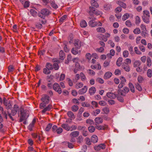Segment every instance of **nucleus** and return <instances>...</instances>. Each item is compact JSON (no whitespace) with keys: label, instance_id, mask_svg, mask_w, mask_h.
Returning <instances> with one entry per match:
<instances>
[{"label":"nucleus","instance_id":"20","mask_svg":"<svg viewBox=\"0 0 152 152\" xmlns=\"http://www.w3.org/2000/svg\"><path fill=\"white\" fill-rule=\"evenodd\" d=\"M52 108V106L50 104H49L47 107L42 111V113H44L47 111L50 110Z\"/></svg>","mask_w":152,"mask_h":152},{"label":"nucleus","instance_id":"44","mask_svg":"<svg viewBox=\"0 0 152 152\" xmlns=\"http://www.w3.org/2000/svg\"><path fill=\"white\" fill-rule=\"evenodd\" d=\"M118 4L121 6L123 7L124 8H125L126 7V4L123 3L121 1H118Z\"/></svg>","mask_w":152,"mask_h":152},{"label":"nucleus","instance_id":"64","mask_svg":"<svg viewBox=\"0 0 152 152\" xmlns=\"http://www.w3.org/2000/svg\"><path fill=\"white\" fill-rule=\"evenodd\" d=\"M125 24L126 26L129 27H130L132 25V23L129 20H127L125 22Z\"/></svg>","mask_w":152,"mask_h":152},{"label":"nucleus","instance_id":"52","mask_svg":"<svg viewBox=\"0 0 152 152\" xmlns=\"http://www.w3.org/2000/svg\"><path fill=\"white\" fill-rule=\"evenodd\" d=\"M99 104L102 106H104L107 104L106 102L104 100L99 101Z\"/></svg>","mask_w":152,"mask_h":152},{"label":"nucleus","instance_id":"60","mask_svg":"<svg viewBox=\"0 0 152 152\" xmlns=\"http://www.w3.org/2000/svg\"><path fill=\"white\" fill-rule=\"evenodd\" d=\"M91 104L93 107L95 108H97L98 107V103L95 101H92L91 102Z\"/></svg>","mask_w":152,"mask_h":152},{"label":"nucleus","instance_id":"27","mask_svg":"<svg viewBox=\"0 0 152 152\" xmlns=\"http://www.w3.org/2000/svg\"><path fill=\"white\" fill-rule=\"evenodd\" d=\"M129 88L131 91L132 93H134L135 89L134 85L132 83L130 82L129 83Z\"/></svg>","mask_w":152,"mask_h":152},{"label":"nucleus","instance_id":"16","mask_svg":"<svg viewBox=\"0 0 152 152\" xmlns=\"http://www.w3.org/2000/svg\"><path fill=\"white\" fill-rule=\"evenodd\" d=\"M87 90V88L86 86H85L83 88L79 90L78 91V94H82L86 92Z\"/></svg>","mask_w":152,"mask_h":152},{"label":"nucleus","instance_id":"1","mask_svg":"<svg viewBox=\"0 0 152 152\" xmlns=\"http://www.w3.org/2000/svg\"><path fill=\"white\" fill-rule=\"evenodd\" d=\"M51 13L50 10L47 8H44L41 10L37 14L39 17L44 19L46 16H48Z\"/></svg>","mask_w":152,"mask_h":152},{"label":"nucleus","instance_id":"62","mask_svg":"<svg viewBox=\"0 0 152 152\" xmlns=\"http://www.w3.org/2000/svg\"><path fill=\"white\" fill-rule=\"evenodd\" d=\"M67 17V15H64L61 18L59 19V22L62 23L64 20H65Z\"/></svg>","mask_w":152,"mask_h":152},{"label":"nucleus","instance_id":"37","mask_svg":"<svg viewBox=\"0 0 152 152\" xmlns=\"http://www.w3.org/2000/svg\"><path fill=\"white\" fill-rule=\"evenodd\" d=\"M133 32L134 34H137L140 33L141 31L139 28H137L134 29Z\"/></svg>","mask_w":152,"mask_h":152},{"label":"nucleus","instance_id":"39","mask_svg":"<svg viewBox=\"0 0 152 152\" xmlns=\"http://www.w3.org/2000/svg\"><path fill=\"white\" fill-rule=\"evenodd\" d=\"M71 109L73 111L76 112L78 110L79 107L77 105H74L72 107Z\"/></svg>","mask_w":152,"mask_h":152},{"label":"nucleus","instance_id":"17","mask_svg":"<svg viewBox=\"0 0 152 152\" xmlns=\"http://www.w3.org/2000/svg\"><path fill=\"white\" fill-rule=\"evenodd\" d=\"M112 74L110 72H107L105 73L104 76V78L105 79H107L110 78L112 76Z\"/></svg>","mask_w":152,"mask_h":152},{"label":"nucleus","instance_id":"48","mask_svg":"<svg viewBox=\"0 0 152 152\" xmlns=\"http://www.w3.org/2000/svg\"><path fill=\"white\" fill-rule=\"evenodd\" d=\"M147 74L148 77H151L152 76V70L151 69H148L147 71Z\"/></svg>","mask_w":152,"mask_h":152},{"label":"nucleus","instance_id":"22","mask_svg":"<svg viewBox=\"0 0 152 152\" xmlns=\"http://www.w3.org/2000/svg\"><path fill=\"white\" fill-rule=\"evenodd\" d=\"M77 142L78 144H80L83 141V138L81 135L79 136L76 138Z\"/></svg>","mask_w":152,"mask_h":152},{"label":"nucleus","instance_id":"43","mask_svg":"<svg viewBox=\"0 0 152 152\" xmlns=\"http://www.w3.org/2000/svg\"><path fill=\"white\" fill-rule=\"evenodd\" d=\"M104 9L105 10H109L111 7V5L109 4H105L104 6Z\"/></svg>","mask_w":152,"mask_h":152},{"label":"nucleus","instance_id":"53","mask_svg":"<svg viewBox=\"0 0 152 152\" xmlns=\"http://www.w3.org/2000/svg\"><path fill=\"white\" fill-rule=\"evenodd\" d=\"M80 76L81 77V78L82 81H83L86 80V76L83 72L80 73Z\"/></svg>","mask_w":152,"mask_h":152},{"label":"nucleus","instance_id":"28","mask_svg":"<svg viewBox=\"0 0 152 152\" xmlns=\"http://www.w3.org/2000/svg\"><path fill=\"white\" fill-rule=\"evenodd\" d=\"M60 59L62 60H64L65 57V56L64 52L63 51L61 50L60 51L59 53Z\"/></svg>","mask_w":152,"mask_h":152},{"label":"nucleus","instance_id":"61","mask_svg":"<svg viewBox=\"0 0 152 152\" xmlns=\"http://www.w3.org/2000/svg\"><path fill=\"white\" fill-rule=\"evenodd\" d=\"M51 6L55 9H57L58 8V6L54 2L52 1L51 2Z\"/></svg>","mask_w":152,"mask_h":152},{"label":"nucleus","instance_id":"29","mask_svg":"<svg viewBox=\"0 0 152 152\" xmlns=\"http://www.w3.org/2000/svg\"><path fill=\"white\" fill-rule=\"evenodd\" d=\"M96 31L98 32L101 33H104L105 32V29L102 27H98L97 28Z\"/></svg>","mask_w":152,"mask_h":152},{"label":"nucleus","instance_id":"5","mask_svg":"<svg viewBox=\"0 0 152 152\" xmlns=\"http://www.w3.org/2000/svg\"><path fill=\"white\" fill-rule=\"evenodd\" d=\"M129 91V88L127 87L124 88L123 90H119L118 91V93L123 96H126V94Z\"/></svg>","mask_w":152,"mask_h":152},{"label":"nucleus","instance_id":"21","mask_svg":"<svg viewBox=\"0 0 152 152\" xmlns=\"http://www.w3.org/2000/svg\"><path fill=\"white\" fill-rule=\"evenodd\" d=\"M96 89L94 87H92L90 88L89 90V93L90 95L94 94L96 92Z\"/></svg>","mask_w":152,"mask_h":152},{"label":"nucleus","instance_id":"50","mask_svg":"<svg viewBox=\"0 0 152 152\" xmlns=\"http://www.w3.org/2000/svg\"><path fill=\"white\" fill-rule=\"evenodd\" d=\"M15 111L17 112H19V110L20 111V108L19 106L17 104H15L14 106V109Z\"/></svg>","mask_w":152,"mask_h":152},{"label":"nucleus","instance_id":"19","mask_svg":"<svg viewBox=\"0 0 152 152\" xmlns=\"http://www.w3.org/2000/svg\"><path fill=\"white\" fill-rule=\"evenodd\" d=\"M115 53V50L113 49H111L110 51V53L107 54V56L108 58H112V56L114 55Z\"/></svg>","mask_w":152,"mask_h":152},{"label":"nucleus","instance_id":"25","mask_svg":"<svg viewBox=\"0 0 152 152\" xmlns=\"http://www.w3.org/2000/svg\"><path fill=\"white\" fill-rule=\"evenodd\" d=\"M67 114L68 117L71 118V120L74 119L75 118V116L74 113L71 111H68Z\"/></svg>","mask_w":152,"mask_h":152},{"label":"nucleus","instance_id":"31","mask_svg":"<svg viewBox=\"0 0 152 152\" xmlns=\"http://www.w3.org/2000/svg\"><path fill=\"white\" fill-rule=\"evenodd\" d=\"M99 37L100 39L103 40L104 42H106L107 40V39L106 38L105 36L102 34H101Z\"/></svg>","mask_w":152,"mask_h":152},{"label":"nucleus","instance_id":"42","mask_svg":"<svg viewBox=\"0 0 152 152\" xmlns=\"http://www.w3.org/2000/svg\"><path fill=\"white\" fill-rule=\"evenodd\" d=\"M129 17V15L128 13L124 14L123 16L122 19L124 21L127 19Z\"/></svg>","mask_w":152,"mask_h":152},{"label":"nucleus","instance_id":"26","mask_svg":"<svg viewBox=\"0 0 152 152\" xmlns=\"http://www.w3.org/2000/svg\"><path fill=\"white\" fill-rule=\"evenodd\" d=\"M91 4L92 6L95 7L97 8L99 7V5L96 1L94 0H91Z\"/></svg>","mask_w":152,"mask_h":152},{"label":"nucleus","instance_id":"15","mask_svg":"<svg viewBox=\"0 0 152 152\" xmlns=\"http://www.w3.org/2000/svg\"><path fill=\"white\" fill-rule=\"evenodd\" d=\"M80 132L79 131H76L71 132L69 134L70 137H76L79 135Z\"/></svg>","mask_w":152,"mask_h":152},{"label":"nucleus","instance_id":"2","mask_svg":"<svg viewBox=\"0 0 152 152\" xmlns=\"http://www.w3.org/2000/svg\"><path fill=\"white\" fill-rule=\"evenodd\" d=\"M20 116L19 120L20 122L26 120L29 116L28 112L26 110H24L22 107L20 108Z\"/></svg>","mask_w":152,"mask_h":152},{"label":"nucleus","instance_id":"46","mask_svg":"<svg viewBox=\"0 0 152 152\" xmlns=\"http://www.w3.org/2000/svg\"><path fill=\"white\" fill-rule=\"evenodd\" d=\"M86 123L87 124L89 125H92L94 124V121L91 119H88L86 121Z\"/></svg>","mask_w":152,"mask_h":152},{"label":"nucleus","instance_id":"35","mask_svg":"<svg viewBox=\"0 0 152 152\" xmlns=\"http://www.w3.org/2000/svg\"><path fill=\"white\" fill-rule=\"evenodd\" d=\"M30 12L31 15L34 17L37 16V12L34 9H31L30 10Z\"/></svg>","mask_w":152,"mask_h":152},{"label":"nucleus","instance_id":"4","mask_svg":"<svg viewBox=\"0 0 152 152\" xmlns=\"http://www.w3.org/2000/svg\"><path fill=\"white\" fill-rule=\"evenodd\" d=\"M143 14L142 18L143 21L146 23H148L149 22L150 13L149 11L146 10L143 12Z\"/></svg>","mask_w":152,"mask_h":152},{"label":"nucleus","instance_id":"14","mask_svg":"<svg viewBox=\"0 0 152 152\" xmlns=\"http://www.w3.org/2000/svg\"><path fill=\"white\" fill-rule=\"evenodd\" d=\"M79 49L76 48H73L71 50V52L74 55H76L78 54H80L81 52L80 50H78Z\"/></svg>","mask_w":152,"mask_h":152},{"label":"nucleus","instance_id":"40","mask_svg":"<svg viewBox=\"0 0 152 152\" xmlns=\"http://www.w3.org/2000/svg\"><path fill=\"white\" fill-rule=\"evenodd\" d=\"M88 130L89 132L91 133L94 132L95 129V128L93 126H90L88 127Z\"/></svg>","mask_w":152,"mask_h":152},{"label":"nucleus","instance_id":"18","mask_svg":"<svg viewBox=\"0 0 152 152\" xmlns=\"http://www.w3.org/2000/svg\"><path fill=\"white\" fill-rule=\"evenodd\" d=\"M96 124H102L103 122V119L99 117L96 118L94 120Z\"/></svg>","mask_w":152,"mask_h":152},{"label":"nucleus","instance_id":"23","mask_svg":"<svg viewBox=\"0 0 152 152\" xmlns=\"http://www.w3.org/2000/svg\"><path fill=\"white\" fill-rule=\"evenodd\" d=\"M61 126L63 128L67 131H69L70 130V127L67 124H64L61 125Z\"/></svg>","mask_w":152,"mask_h":152},{"label":"nucleus","instance_id":"55","mask_svg":"<svg viewBox=\"0 0 152 152\" xmlns=\"http://www.w3.org/2000/svg\"><path fill=\"white\" fill-rule=\"evenodd\" d=\"M87 72L90 75H94L95 74V72L93 70L91 69L88 70Z\"/></svg>","mask_w":152,"mask_h":152},{"label":"nucleus","instance_id":"49","mask_svg":"<svg viewBox=\"0 0 152 152\" xmlns=\"http://www.w3.org/2000/svg\"><path fill=\"white\" fill-rule=\"evenodd\" d=\"M66 80L68 82V84L70 86H73V83L72 82L70 78H67Z\"/></svg>","mask_w":152,"mask_h":152},{"label":"nucleus","instance_id":"36","mask_svg":"<svg viewBox=\"0 0 152 152\" xmlns=\"http://www.w3.org/2000/svg\"><path fill=\"white\" fill-rule=\"evenodd\" d=\"M141 62L139 61H135L133 64V66L134 67H136L139 66L141 64Z\"/></svg>","mask_w":152,"mask_h":152},{"label":"nucleus","instance_id":"13","mask_svg":"<svg viewBox=\"0 0 152 152\" xmlns=\"http://www.w3.org/2000/svg\"><path fill=\"white\" fill-rule=\"evenodd\" d=\"M74 45L75 47V48L78 49H79L81 46L80 41L78 39L75 40L74 43Z\"/></svg>","mask_w":152,"mask_h":152},{"label":"nucleus","instance_id":"32","mask_svg":"<svg viewBox=\"0 0 152 152\" xmlns=\"http://www.w3.org/2000/svg\"><path fill=\"white\" fill-rule=\"evenodd\" d=\"M45 67L50 70H51L53 69V67L52 65L49 63H46Z\"/></svg>","mask_w":152,"mask_h":152},{"label":"nucleus","instance_id":"6","mask_svg":"<svg viewBox=\"0 0 152 152\" xmlns=\"http://www.w3.org/2000/svg\"><path fill=\"white\" fill-rule=\"evenodd\" d=\"M53 87L54 90L57 92L59 94L61 93V89L58 83H54L53 86Z\"/></svg>","mask_w":152,"mask_h":152},{"label":"nucleus","instance_id":"51","mask_svg":"<svg viewBox=\"0 0 152 152\" xmlns=\"http://www.w3.org/2000/svg\"><path fill=\"white\" fill-rule=\"evenodd\" d=\"M110 62V61L106 60L103 64V66L104 67H106L109 66Z\"/></svg>","mask_w":152,"mask_h":152},{"label":"nucleus","instance_id":"38","mask_svg":"<svg viewBox=\"0 0 152 152\" xmlns=\"http://www.w3.org/2000/svg\"><path fill=\"white\" fill-rule=\"evenodd\" d=\"M83 84L82 83H76L75 85V88L77 89H79L82 87Z\"/></svg>","mask_w":152,"mask_h":152},{"label":"nucleus","instance_id":"33","mask_svg":"<svg viewBox=\"0 0 152 152\" xmlns=\"http://www.w3.org/2000/svg\"><path fill=\"white\" fill-rule=\"evenodd\" d=\"M135 87L136 89L139 91H141L142 90V88L140 85L137 83L135 84Z\"/></svg>","mask_w":152,"mask_h":152},{"label":"nucleus","instance_id":"58","mask_svg":"<svg viewBox=\"0 0 152 152\" xmlns=\"http://www.w3.org/2000/svg\"><path fill=\"white\" fill-rule=\"evenodd\" d=\"M3 125L1 122H0V131L2 133L5 132V130L4 128H3Z\"/></svg>","mask_w":152,"mask_h":152},{"label":"nucleus","instance_id":"59","mask_svg":"<svg viewBox=\"0 0 152 152\" xmlns=\"http://www.w3.org/2000/svg\"><path fill=\"white\" fill-rule=\"evenodd\" d=\"M100 112V110L99 109H96L93 111V114L94 115H96L99 113Z\"/></svg>","mask_w":152,"mask_h":152},{"label":"nucleus","instance_id":"12","mask_svg":"<svg viewBox=\"0 0 152 152\" xmlns=\"http://www.w3.org/2000/svg\"><path fill=\"white\" fill-rule=\"evenodd\" d=\"M122 67L126 72H129L130 70V67L129 65L125 63H123Z\"/></svg>","mask_w":152,"mask_h":152},{"label":"nucleus","instance_id":"57","mask_svg":"<svg viewBox=\"0 0 152 152\" xmlns=\"http://www.w3.org/2000/svg\"><path fill=\"white\" fill-rule=\"evenodd\" d=\"M96 81L101 84H103L104 83L103 79L100 77L97 78L96 79Z\"/></svg>","mask_w":152,"mask_h":152},{"label":"nucleus","instance_id":"30","mask_svg":"<svg viewBox=\"0 0 152 152\" xmlns=\"http://www.w3.org/2000/svg\"><path fill=\"white\" fill-rule=\"evenodd\" d=\"M80 26L81 27L85 28L87 26V23L85 20H83L81 21L80 23Z\"/></svg>","mask_w":152,"mask_h":152},{"label":"nucleus","instance_id":"9","mask_svg":"<svg viewBox=\"0 0 152 152\" xmlns=\"http://www.w3.org/2000/svg\"><path fill=\"white\" fill-rule=\"evenodd\" d=\"M106 146L104 144H101L97 146L94 147V149L96 151H99L101 149H104L105 148Z\"/></svg>","mask_w":152,"mask_h":152},{"label":"nucleus","instance_id":"63","mask_svg":"<svg viewBox=\"0 0 152 152\" xmlns=\"http://www.w3.org/2000/svg\"><path fill=\"white\" fill-rule=\"evenodd\" d=\"M143 80V79L142 77L140 75L138 76L137 78V80L139 83H142Z\"/></svg>","mask_w":152,"mask_h":152},{"label":"nucleus","instance_id":"34","mask_svg":"<svg viewBox=\"0 0 152 152\" xmlns=\"http://www.w3.org/2000/svg\"><path fill=\"white\" fill-rule=\"evenodd\" d=\"M43 72L45 74L49 75L51 73V71L50 69L46 67L43 69Z\"/></svg>","mask_w":152,"mask_h":152},{"label":"nucleus","instance_id":"11","mask_svg":"<svg viewBox=\"0 0 152 152\" xmlns=\"http://www.w3.org/2000/svg\"><path fill=\"white\" fill-rule=\"evenodd\" d=\"M106 96L110 99H114L116 97L115 94L110 92L107 93L106 94Z\"/></svg>","mask_w":152,"mask_h":152},{"label":"nucleus","instance_id":"24","mask_svg":"<svg viewBox=\"0 0 152 152\" xmlns=\"http://www.w3.org/2000/svg\"><path fill=\"white\" fill-rule=\"evenodd\" d=\"M98 140V138L95 135H93L91 138V140L92 142L94 143L96 142Z\"/></svg>","mask_w":152,"mask_h":152},{"label":"nucleus","instance_id":"3","mask_svg":"<svg viewBox=\"0 0 152 152\" xmlns=\"http://www.w3.org/2000/svg\"><path fill=\"white\" fill-rule=\"evenodd\" d=\"M50 97L47 95H44L41 99L42 102V103L40 104V108L42 109L46 106L45 104H48L49 101Z\"/></svg>","mask_w":152,"mask_h":152},{"label":"nucleus","instance_id":"56","mask_svg":"<svg viewBox=\"0 0 152 152\" xmlns=\"http://www.w3.org/2000/svg\"><path fill=\"white\" fill-rule=\"evenodd\" d=\"M102 110L105 114H107L109 112V109L108 108L105 107L102 109Z\"/></svg>","mask_w":152,"mask_h":152},{"label":"nucleus","instance_id":"54","mask_svg":"<svg viewBox=\"0 0 152 152\" xmlns=\"http://www.w3.org/2000/svg\"><path fill=\"white\" fill-rule=\"evenodd\" d=\"M82 106L83 107H88L90 106V104L86 102H83L81 104Z\"/></svg>","mask_w":152,"mask_h":152},{"label":"nucleus","instance_id":"8","mask_svg":"<svg viewBox=\"0 0 152 152\" xmlns=\"http://www.w3.org/2000/svg\"><path fill=\"white\" fill-rule=\"evenodd\" d=\"M7 114L9 118L12 121H14L15 120V118L12 117V116H15L17 112L14 110H12L10 113L9 111H7Z\"/></svg>","mask_w":152,"mask_h":152},{"label":"nucleus","instance_id":"10","mask_svg":"<svg viewBox=\"0 0 152 152\" xmlns=\"http://www.w3.org/2000/svg\"><path fill=\"white\" fill-rule=\"evenodd\" d=\"M96 125L95 128L99 130H105L107 129L108 128L107 125L105 124L103 126L97 125V124H96Z\"/></svg>","mask_w":152,"mask_h":152},{"label":"nucleus","instance_id":"45","mask_svg":"<svg viewBox=\"0 0 152 152\" xmlns=\"http://www.w3.org/2000/svg\"><path fill=\"white\" fill-rule=\"evenodd\" d=\"M129 53L128 51L127 50H124L123 53V55L124 57L126 58L129 55Z\"/></svg>","mask_w":152,"mask_h":152},{"label":"nucleus","instance_id":"47","mask_svg":"<svg viewBox=\"0 0 152 152\" xmlns=\"http://www.w3.org/2000/svg\"><path fill=\"white\" fill-rule=\"evenodd\" d=\"M147 65L148 66L150 67L151 65V61L150 58L148 57L147 58Z\"/></svg>","mask_w":152,"mask_h":152},{"label":"nucleus","instance_id":"7","mask_svg":"<svg viewBox=\"0 0 152 152\" xmlns=\"http://www.w3.org/2000/svg\"><path fill=\"white\" fill-rule=\"evenodd\" d=\"M90 11L89 13L90 14L92 13L97 15H101L102 13L100 11L96 10L95 8L92 7H90Z\"/></svg>","mask_w":152,"mask_h":152},{"label":"nucleus","instance_id":"41","mask_svg":"<svg viewBox=\"0 0 152 152\" xmlns=\"http://www.w3.org/2000/svg\"><path fill=\"white\" fill-rule=\"evenodd\" d=\"M89 25L91 27H94L96 26V22H94L93 20H90L89 22Z\"/></svg>","mask_w":152,"mask_h":152}]
</instances>
